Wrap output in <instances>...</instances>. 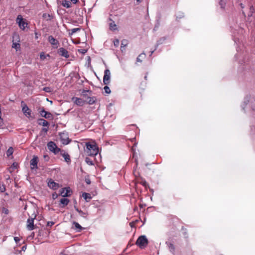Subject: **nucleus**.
Instances as JSON below:
<instances>
[{
  "label": "nucleus",
  "instance_id": "1",
  "mask_svg": "<svg viewBox=\"0 0 255 255\" xmlns=\"http://www.w3.org/2000/svg\"><path fill=\"white\" fill-rule=\"evenodd\" d=\"M85 151L89 156H95L99 152V149L96 144L95 143H90L87 142L86 144V148Z\"/></svg>",
  "mask_w": 255,
  "mask_h": 255
},
{
  "label": "nucleus",
  "instance_id": "2",
  "mask_svg": "<svg viewBox=\"0 0 255 255\" xmlns=\"http://www.w3.org/2000/svg\"><path fill=\"white\" fill-rule=\"evenodd\" d=\"M148 241L144 235L139 236L136 241V245L140 249H143L148 245Z\"/></svg>",
  "mask_w": 255,
  "mask_h": 255
},
{
  "label": "nucleus",
  "instance_id": "3",
  "mask_svg": "<svg viewBox=\"0 0 255 255\" xmlns=\"http://www.w3.org/2000/svg\"><path fill=\"white\" fill-rule=\"evenodd\" d=\"M36 217V214L33 211V213L31 214V216L27 219L26 222V228L28 230L32 231L34 229V220Z\"/></svg>",
  "mask_w": 255,
  "mask_h": 255
},
{
  "label": "nucleus",
  "instance_id": "4",
  "mask_svg": "<svg viewBox=\"0 0 255 255\" xmlns=\"http://www.w3.org/2000/svg\"><path fill=\"white\" fill-rule=\"evenodd\" d=\"M47 148L55 154H58L61 151L60 148H58L56 143L53 141H50L47 143Z\"/></svg>",
  "mask_w": 255,
  "mask_h": 255
},
{
  "label": "nucleus",
  "instance_id": "5",
  "mask_svg": "<svg viewBox=\"0 0 255 255\" xmlns=\"http://www.w3.org/2000/svg\"><path fill=\"white\" fill-rule=\"evenodd\" d=\"M16 22L18 23L19 27L24 30L27 26V23H26L20 15H18L16 18Z\"/></svg>",
  "mask_w": 255,
  "mask_h": 255
},
{
  "label": "nucleus",
  "instance_id": "6",
  "mask_svg": "<svg viewBox=\"0 0 255 255\" xmlns=\"http://www.w3.org/2000/svg\"><path fill=\"white\" fill-rule=\"evenodd\" d=\"M72 191L70 187H65L60 190V195L63 197H70Z\"/></svg>",
  "mask_w": 255,
  "mask_h": 255
},
{
  "label": "nucleus",
  "instance_id": "7",
  "mask_svg": "<svg viewBox=\"0 0 255 255\" xmlns=\"http://www.w3.org/2000/svg\"><path fill=\"white\" fill-rule=\"evenodd\" d=\"M21 104H23L22 111L24 114V115L28 117L29 118L31 117V110L27 106V105L25 104H24L23 102H21Z\"/></svg>",
  "mask_w": 255,
  "mask_h": 255
},
{
  "label": "nucleus",
  "instance_id": "8",
  "mask_svg": "<svg viewBox=\"0 0 255 255\" xmlns=\"http://www.w3.org/2000/svg\"><path fill=\"white\" fill-rule=\"evenodd\" d=\"M110 71L109 69H106L104 71V76L103 78V82L104 84L108 85L110 83Z\"/></svg>",
  "mask_w": 255,
  "mask_h": 255
},
{
  "label": "nucleus",
  "instance_id": "9",
  "mask_svg": "<svg viewBox=\"0 0 255 255\" xmlns=\"http://www.w3.org/2000/svg\"><path fill=\"white\" fill-rule=\"evenodd\" d=\"M72 101L79 106H83L86 102L85 100L77 97H73Z\"/></svg>",
  "mask_w": 255,
  "mask_h": 255
},
{
  "label": "nucleus",
  "instance_id": "10",
  "mask_svg": "<svg viewBox=\"0 0 255 255\" xmlns=\"http://www.w3.org/2000/svg\"><path fill=\"white\" fill-rule=\"evenodd\" d=\"M48 186L50 188L54 190H57L60 187L59 184L55 182L51 179L49 180L48 182Z\"/></svg>",
  "mask_w": 255,
  "mask_h": 255
},
{
  "label": "nucleus",
  "instance_id": "11",
  "mask_svg": "<svg viewBox=\"0 0 255 255\" xmlns=\"http://www.w3.org/2000/svg\"><path fill=\"white\" fill-rule=\"evenodd\" d=\"M38 163V157L33 156V158L30 160V167L31 169H37Z\"/></svg>",
  "mask_w": 255,
  "mask_h": 255
},
{
  "label": "nucleus",
  "instance_id": "12",
  "mask_svg": "<svg viewBox=\"0 0 255 255\" xmlns=\"http://www.w3.org/2000/svg\"><path fill=\"white\" fill-rule=\"evenodd\" d=\"M40 114L42 117L45 119H52L53 118L52 115L50 113L45 111L43 109L40 111Z\"/></svg>",
  "mask_w": 255,
  "mask_h": 255
},
{
  "label": "nucleus",
  "instance_id": "13",
  "mask_svg": "<svg viewBox=\"0 0 255 255\" xmlns=\"http://www.w3.org/2000/svg\"><path fill=\"white\" fill-rule=\"evenodd\" d=\"M58 53L65 58H68L69 56L68 51L63 47H61L58 50Z\"/></svg>",
  "mask_w": 255,
  "mask_h": 255
},
{
  "label": "nucleus",
  "instance_id": "14",
  "mask_svg": "<svg viewBox=\"0 0 255 255\" xmlns=\"http://www.w3.org/2000/svg\"><path fill=\"white\" fill-rule=\"evenodd\" d=\"M48 40L51 44L55 46L56 48L58 47L59 42L56 39L54 38L52 36L50 35L48 37Z\"/></svg>",
  "mask_w": 255,
  "mask_h": 255
},
{
  "label": "nucleus",
  "instance_id": "15",
  "mask_svg": "<svg viewBox=\"0 0 255 255\" xmlns=\"http://www.w3.org/2000/svg\"><path fill=\"white\" fill-rule=\"evenodd\" d=\"M60 152L61 155L64 157L65 161L67 163H70L71 162V159L69 155L64 150H61Z\"/></svg>",
  "mask_w": 255,
  "mask_h": 255
},
{
  "label": "nucleus",
  "instance_id": "16",
  "mask_svg": "<svg viewBox=\"0 0 255 255\" xmlns=\"http://www.w3.org/2000/svg\"><path fill=\"white\" fill-rule=\"evenodd\" d=\"M92 92L90 90H83L81 93V96L84 98V100H87L88 96L91 95Z\"/></svg>",
  "mask_w": 255,
  "mask_h": 255
},
{
  "label": "nucleus",
  "instance_id": "17",
  "mask_svg": "<svg viewBox=\"0 0 255 255\" xmlns=\"http://www.w3.org/2000/svg\"><path fill=\"white\" fill-rule=\"evenodd\" d=\"M70 200L67 198H62L60 200V206L61 207H64L65 206H67L68 203H69Z\"/></svg>",
  "mask_w": 255,
  "mask_h": 255
},
{
  "label": "nucleus",
  "instance_id": "18",
  "mask_svg": "<svg viewBox=\"0 0 255 255\" xmlns=\"http://www.w3.org/2000/svg\"><path fill=\"white\" fill-rule=\"evenodd\" d=\"M85 101H86V103H88L89 105H93L95 103L96 98L95 97H91L90 96H88L87 100H85Z\"/></svg>",
  "mask_w": 255,
  "mask_h": 255
},
{
  "label": "nucleus",
  "instance_id": "19",
  "mask_svg": "<svg viewBox=\"0 0 255 255\" xmlns=\"http://www.w3.org/2000/svg\"><path fill=\"white\" fill-rule=\"evenodd\" d=\"M73 228L76 230L77 232H80L83 229L81 226L76 222H73Z\"/></svg>",
  "mask_w": 255,
  "mask_h": 255
},
{
  "label": "nucleus",
  "instance_id": "20",
  "mask_svg": "<svg viewBox=\"0 0 255 255\" xmlns=\"http://www.w3.org/2000/svg\"><path fill=\"white\" fill-rule=\"evenodd\" d=\"M110 20L111 21L109 23L110 29L113 31L116 30L117 29V25L115 24V21H113L112 19L110 18Z\"/></svg>",
  "mask_w": 255,
  "mask_h": 255
},
{
  "label": "nucleus",
  "instance_id": "21",
  "mask_svg": "<svg viewBox=\"0 0 255 255\" xmlns=\"http://www.w3.org/2000/svg\"><path fill=\"white\" fill-rule=\"evenodd\" d=\"M74 208L75 210L79 213L81 217L84 218L87 217V216L88 215L87 213L84 212L81 210L79 209L75 205L74 206Z\"/></svg>",
  "mask_w": 255,
  "mask_h": 255
},
{
  "label": "nucleus",
  "instance_id": "22",
  "mask_svg": "<svg viewBox=\"0 0 255 255\" xmlns=\"http://www.w3.org/2000/svg\"><path fill=\"white\" fill-rule=\"evenodd\" d=\"M38 124L42 125L43 127H48L49 125V123L43 119H40L38 120Z\"/></svg>",
  "mask_w": 255,
  "mask_h": 255
},
{
  "label": "nucleus",
  "instance_id": "23",
  "mask_svg": "<svg viewBox=\"0 0 255 255\" xmlns=\"http://www.w3.org/2000/svg\"><path fill=\"white\" fill-rule=\"evenodd\" d=\"M128 43V40L127 39H123L121 42V51L123 52L125 50V47H126Z\"/></svg>",
  "mask_w": 255,
  "mask_h": 255
},
{
  "label": "nucleus",
  "instance_id": "24",
  "mask_svg": "<svg viewBox=\"0 0 255 255\" xmlns=\"http://www.w3.org/2000/svg\"><path fill=\"white\" fill-rule=\"evenodd\" d=\"M62 5L66 8H69L71 6V3L69 0H64L62 1Z\"/></svg>",
  "mask_w": 255,
  "mask_h": 255
},
{
  "label": "nucleus",
  "instance_id": "25",
  "mask_svg": "<svg viewBox=\"0 0 255 255\" xmlns=\"http://www.w3.org/2000/svg\"><path fill=\"white\" fill-rule=\"evenodd\" d=\"M165 244L168 246V247L169 249V251L173 253L175 251V247L173 244H172L171 243H169L168 242H166Z\"/></svg>",
  "mask_w": 255,
  "mask_h": 255
},
{
  "label": "nucleus",
  "instance_id": "26",
  "mask_svg": "<svg viewBox=\"0 0 255 255\" xmlns=\"http://www.w3.org/2000/svg\"><path fill=\"white\" fill-rule=\"evenodd\" d=\"M82 197L87 202H89L91 199V196L89 193H83Z\"/></svg>",
  "mask_w": 255,
  "mask_h": 255
},
{
  "label": "nucleus",
  "instance_id": "27",
  "mask_svg": "<svg viewBox=\"0 0 255 255\" xmlns=\"http://www.w3.org/2000/svg\"><path fill=\"white\" fill-rule=\"evenodd\" d=\"M145 56V54L144 53H141L140 55H138V56L136 58V61L141 62L142 60L140 59V58H144Z\"/></svg>",
  "mask_w": 255,
  "mask_h": 255
},
{
  "label": "nucleus",
  "instance_id": "28",
  "mask_svg": "<svg viewBox=\"0 0 255 255\" xmlns=\"http://www.w3.org/2000/svg\"><path fill=\"white\" fill-rule=\"evenodd\" d=\"M85 161L89 165H94L93 161L89 157H86L85 158Z\"/></svg>",
  "mask_w": 255,
  "mask_h": 255
},
{
  "label": "nucleus",
  "instance_id": "29",
  "mask_svg": "<svg viewBox=\"0 0 255 255\" xmlns=\"http://www.w3.org/2000/svg\"><path fill=\"white\" fill-rule=\"evenodd\" d=\"M12 153H13V148H12V147H10L7 149V150L6 151V155L7 156H9L11 155H12Z\"/></svg>",
  "mask_w": 255,
  "mask_h": 255
},
{
  "label": "nucleus",
  "instance_id": "30",
  "mask_svg": "<svg viewBox=\"0 0 255 255\" xmlns=\"http://www.w3.org/2000/svg\"><path fill=\"white\" fill-rule=\"evenodd\" d=\"M47 57H49V54L45 55L44 52H41L40 54V59L41 60L45 59Z\"/></svg>",
  "mask_w": 255,
  "mask_h": 255
},
{
  "label": "nucleus",
  "instance_id": "31",
  "mask_svg": "<svg viewBox=\"0 0 255 255\" xmlns=\"http://www.w3.org/2000/svg\"><path fill=\"white\" fill-rule=\"evenodd\" d=\"M80 30V28H75L71 29V32H69V34L72 35L74 33Z\"/></svg>",
  "mask_w": 255,
  "mask_h": 255
},
{
  "label": "nucleus",
  "instance_id": "32",
  "mask_svg": "<svg viewBox=\"0 0 255 255\" xmlns=\"http://www.w3.org/2000/svg\"><path fill=\"white\" fill-rule=\"evenodd\" d=\"M139 183L145 188L148 186V183L144 179H142L141 181L139 182Z\"/></svg>",
  "mask_w": 255,
  "mask_h": 255
},
{
  "label": "nucleus",
  "instance_id": "33",
  "mask_svg": "<svg viewBox=\"0 0 255 255\" xmlns=\"http://www.w3.org/2000/svg\"><path fill=\"white\" fill-rule=\"evenodd\" d=\"M105 92L107 94H110L111 93V90L108 86H105L104 88Z\"/></svg>",
  "mask_w": 255,
  "mask_h": 255
},
{
  "label": "nucleus",
  "instance_id": "34",
  "mask_svg": "<svg viewBox=\"0 0 255 255\" xmlns=\"http://www.w3.org/2000/svg\"><path fill=\"white\" fill-rule=\"evenodd\" d=\"M113 42H114V46L115 47H117L119 45L120 41H119V39H116L114 40Z\"/></svg>",
  "mask_w": 255,
  "mask_h": 255
},
{
  "label": "nucleus",
  "instance_id": "35",
  "mask_svg": "<svg viewBox=\"0 0 255 255\" xmlns=\"http://www.w3.org/2000/svg\"><path fill=\"white\" fill-rule=\"evenodd\" d=\"M20 47V45L18 43H13L12 44V48H14L16 49H17L18 48Z\"/></svg>",
  "mask_w": 255,
  "mask_h": 255
},
{
  "label": "nucleus",
  "instance_id": "36",
  "mask_svg": "<svg viewBox=\"0 0 255 255\" xmlns=\"http://www.w3.org/2000/svg\"><path fill=\"white\" fill-rule=\"evenodd\" d=\"M5 190V186L3 184L0 185V191L1 192H3Z\"/></svg>",
  "mask_w": 255,
  "mask_h": 255
},
{
  "label": "nucleus",
  "instance_id": "37",
  "mask_svg": "<svg viewBox=\"0 0 255 255\" xmlns=\"http://www.w3.org/2000/svg\"><path fill=\"white\" fill-rule=\"evenodd\" d=\"M164 38H161V39H160V40H159L158 41H157V44H156V48H157V46H158L159 44H160L162 43V42L163 41H164Z\"/></svg>",
  "mask_w": 255,
  "mask_h": 255
},
{
  "label": "nucleus",
  "instance_id": "38",
  "mask_svg": "<svg viewBox=\"0 0 255 255\" xmlns=\"http://www.w3.org/2000/svg\"><path fill=\"white\" fill-rule=\"evenodd\" d=\"M164 38H161V39H160V40H159L158 41H157V44H156V48H157V46H158L159 44H160L162 43V42L163 41H164Z\"/></svg>",
  "mask_w": 255,
  "mask_h": 255
},
{
  "label": "nucleus",
  "instance_id": "39",
  "mask_svg": "<svg viewBox=\"0 0 255 255\" xmlns=\"http://www.w3.org/2000/svg\"><path fill=\"white\" fill-rule=\"evenodd\" d=\"M43 90L46 92H50V88L48 87H46L43 88Z\"/></svg>",
  "mask_w": 255,
  "mask_h": 255
},
{
  "label": "nucleus",
  "instance_id": "40",
  "mask_svg": "<svg viewBox=\"0 0 255 255\" xmlns=\"http://www.w3.org/2000/svg\"><path fill=\"white\" fill-rule=\"evenodd\" d=\"M52 198L53 199H55L58 197V194L56 192L53 193L52 194Z\"/></svg>",
  "mask_w": 255,
  "mask_h": 255
},
{
  "label": "nucleus",
  "instance_id": "41",
  "mask_svg": "<svg viewBox=\"0 0 255 255\" xmlns=\"http://www.w3.org/2000/svg\"><path fill=\"white\" fill-rule=\"evenodd\" d=\"M17 167V164L15 162L13 163L12 165H11V168L13 169H16Z\"/></svg>",
  "mask_w": 255,
  "mask_h": 255
},
{
  "label": "nucleus",
  "instance_id": "42",
  "mask_svg": "<svg viewBox=\"0 0 255 255\" xmlns=\"http://www.w3.org/2000/svg\"><path fill=\"white\" fill-rule=\"evenodd\" d=\"M54 223L53 222H48L47 223V226H49V227H51L53 225H54Z\"/></svg>",
  "mask_w": 255,
  "mask_h": 255
},
{
  "label": "nucleus",
  "instance_id": "43",
  "mask_svg": "<svg viewBox=\"0 0 255 255\" xmlns=\"http://www.w3.org/2000/svg\"><path fill=\"white\" fill-rule=\"evenodd\" d=\"M14 240L16 243H17L20 241V239L18 237H15L14 238Z\"/></svg>",
  "mask_w": 255,
  "mask_h": 255
},
{
  "label": "nucleus",
  "instance_id": "44",
  "mask_svg": "<svg viewBox=\"0 0 255 255\" xmlns=\"http://www.w3.org/2000/svg\"><path fill=\"white\" fill-rule=\"evenodd\" d=\"M85 182L88 185L91 184V180L89 178H86Z\"/></svg>",
  "mask_w": 255,
  "mask_h": 255
},
{
  "label": "nucleus",
  "instance_id": "45",
  "mask_svg": "<svg viewBox=\"0 0 255 255\" xmlns=\"http://www.w3.org/2000/svg\"><path fill=\"white\" fill-rule=\"evenodd\" d=\"M2 212L4 213L5 214H7L8 213V210L5 208L3 209Z\"/></svg>",
  "mask_w": 255,
  "mask_h": 255
},
{
  "label": "nucleus",
  "instance_id": "46",
  "mask_svg": "<svg viewBox=\"0 0 255 255\" xmlns=\"http://www.w3.org/2000/svg\"><path fill=\"white\" fill-rule=\"evenodd\" d=\"M43 157H44V159H45V160H46V161L48 160V159H49V157H48V155H44L43 156Z\"/></svg>",
  "mask_w": 255,
  "mask_h": 255
},
{
  "label": "nucleus",
  "instance_id": "47",
  "mask_svg": "<svg viewBox=\"0 0 255 255\" xmlns=\"http://www.w3.org/2000/svg\"><path fill=\"white\" fill-rule=\"evenodd\" d=\"M48 129L47 128H43L42 131H43L44 132L46 133L48 131Z\"/></svg>",
  "mask_w": 255,
  "mask_h": 255
},
{
  "label": "nucleus",
  "instance_id": "48",
  "mask_svg": "<svg viewBox=\"0 0 255 255\" xmlns=\"http://www.w3.org/2000/svg\"><path fill=\"white\" fill-rule=\"evenodd\" d=\"M26 249V246H24L21 248V250L23 251H25Z\"/></svg>",
  "mask_w": 255,
  "mask_h": 255
},
{
  "label": "nucleus",
  "instance_id": "49",
  "mask_svg": "<svg viewBox=\"0 0 255 255\" xmlns=\"http://www.w3.org/2000/svg\"><path fill=\"white\" fill-rule=\"evenodd\" d=\"M70 2H73V3H76L77 2V0H70Z\"/></svg>",
  "mask_w": 255,
  "mask_h": 255
},
{
  "label": "nucleus",
  "instance_id": "50",
  "mask_svg": "<svg viewBox=\"0 0 255 255\" xmlns=\"http://www.w3.org/2000/svg\"><path fill=\"white\" fill-rule=\"evenodd\" d=\"M155 49H156V48L154 50H153L151 51V53H150V56L153 53V52L155 50Z\"/></svg>",
  "mask_w": 255,
  "mask_h": 255
},
{
  "label": "nucleus",
  "instance_id": "51",
  "mask_svg": "<svg viewBox=\"0 0 255 255\" xmlns=\"http://www.w3.org/2000/svg\"><path fill=\"white\" fill-rule=\"evenodd\" d=\"M137 3H140L141 2L140 0H135Z\"/></svg>",
  "mask_w": 255,
  "mask_h": 255
},
{
  "label": "nucleus",
  "instance_id": "52",
  "mask_svg": "<svg viewBox=\"0 0 255 255\" xmlns=\"http://www.w3.org/2000/svg\"><path fill=\"white\" fill-rule=\"evenodd\" d=\"M32 237H33L34 236V233L33 232L31 233V235Z\"/></svg>",
  "mask_w": 255,
  "mask_h": 255
},
{
  "label": "nucleus",
  "instance_id": "53",
  "mask_svg": "<svg viewBox=\"0 0 255 255\" xmlns=\"http://www.w3.org/2000/svg\"><path fill=\"white\" fill-rule=\"evenodd\" d=\"M86 52V50H82V51H81L82 53H85Z\"/></svg>",
  "mask_w": 255,
  "mask_h": 255
},
{
  "label": "nucleus",
  "instance_id": "54",
  "mask_svg": "<svg viewBox=\"0 0 255 255\" xmlns=\"http://www.w3.org/2000/svg\"><path fill=\"white\" fill-rule=\"evenodd\" d=\"M144 78H145V79H146V78H147V76H145L144 77Z\"/></svg>",
  "mask_w": 255,
  "mask_h": 255
}]
</instances>
